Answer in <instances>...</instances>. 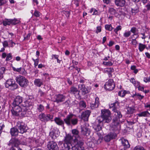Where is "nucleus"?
<instances>
[{
	"mask_svg": "<svg viewBox=\"0 0 150 150\" xmlns=\"http://www.w3.org/2000/svg\"><path fill=\"white\" fill-rule=\"evenodd\" d=\"M55 100L54 102L58 103L64 101L65 99V97L62 94L56 95L54 97Z\"/></svg>",
	"mask_w": 150,
	"mask_h": 150,
	"instance_id": "14",
	"label": "nucleus"
},
{
	"mask_svg": "<svg viewBox=\"0 0 150 150\" xmlns=\"http://www.w3.org/2000/svg\"><path fill=\"white\" fill-rule=\"evenodd\" d=\"M11 23V19H7L3 22V24L4 25L6 26L9 25Z\"/></svg>",
	"mask_w": 150,
	"mask_h": 150,
	"instance_id": "36",
	"label": "nucleus"
},
{
	"mask_svg": "<svg viewBox=\"0 0 150 150\" xmlns=\"http://www.w3.org/2000/svg\"><path fill=\"white\" fill-rule=\"evenodd\" d=\"M83 144L81 140L74 139L72 143L74 150H85L84 147L82 146Z\"/></svg>",
	"mask_w": 150,
	"mask_h": 150,
	"instance_id": "8",
	"label": "nucleus"
},
{
	"mask_svg": "<svg viewBox=\"0 0 150 150\" xmlns=\"http://www.w3.org/2000/svg\"><path fill=\"white\" fill-rule=\"evenodd\" d=\"M146 45L139 43V44L138 49L140 52H142L146 47Z\"/></svg>",
	"mask_w": 150,
	"mask_h": 150,
	"instance_id": "31",
	"label": "nucleus"
},
{
	"mask_svg": "<svg viewBox=\"0 0 150 150\" xmlns=\"http://www.w3.org/2000/svg\"><path fill=\"white\" fill-rule=\"evenodd\" d=\"M16 127L18 128L19 132L21 134L26 132L28 129L26 125L23 122H17Z\"/></svg>",
	"mask_w": 150,
	"mask_h": 150,
	"instance_id": "9",
	"label": "nucleus"
},
{
	"mask_svg": "<svg viewBox=\"0 0 150 150\" xmlns=\"http://www.w3.org/2000/svg\"><path fill=\"white\" fill-rule=\"evenodd\" d=\"M144 81L145 83L149 82H150V77H145L144 78Z\"/></svg>",
	"mask_w": 150,
	"mask_h": 150,
	"instance_id": "55",
	"label": "nucleus"
},
{
	"mask_svg": "<svg viewBox=\"0 0 150 150\" xmlns=\"http://www.w3.org/2000/svg\"><path fill=\"white\" fill-rule=\"evenodd\" d=\"M109 134L111 139H115L117 137V134L115 132H110Z\"/></svg>",
	"mask_w": 150,
	"mask_h": 150,
	"instance_id": "40",
	"label": "nucleus"
},
{
	"mask_svg": "<svg viewBox=\"0 0 150 150\" xmlns=\"http://www.w3.org/2000/svg\"><path fill=\"white\" fill-rule=\"evenodd\" d=\"M12 58V57L11 54L9 53L7 54L6 60V61H7L11 59Z\"/></svg>",
	"mask_w": 150,
	"mask_h": 150,
	"instance_id": "45",
	"label": "nucleus"
},
{
	"mask_svg": "<svg viewBox=\"0 0 150 150\" xmlns=\"http://www.w3.org/2000/svg\"><path fill=\"white\" fill-rule=\"evenodd\" d=\"M74 140V139L73 140V137L71 135L69 134H66L64 139V144H72L73 141Z\"/></svg>",
	"mask_w": 150,
	"mask_h": 150,
	"instance_id": "13",
	"label": "nucleus"
},
{
	"mask_svg": "<svg viewBox=\"0 0 150 150\" xmlns=\"http://www.w3.org/2000/svg\"><path fill=\"white\" fill-rule=\"evenodd\" d=\"M136 96L138 97L139 100H141L142 99H143L144 96H142L141 95L139 94L138 93H136L135 94H134L133 95V97Z\"/></svg>",
	"mask_w": 150,
	"mask_h": 150,
	"instance_id": "43",
	"label": "nucleus"
},
{
	"mask_svg": "<svg viewBox=\"0 0 150 150\" xmlns=\"http://www.w3.org/2000/svg\"><path fill=\"white\" fill-rule=\"evenodd\" d=\"M105 27L106 30L109 31H111L113 28L111 24H106L105 25Z\"/></svg>",
	"mask_w": 150,
	"mask_h": 150,
	"instance_id": "37",
	"label": "nucleus"
},
{
	"mask_svg": "<svg viewBox=\"0 0 150 150\" xmlns=\"http://www.w3.org/2000/svg\"><path fill=\"white\" fill-rule=\"evenodd\" d=\"M54 120L55 122V123L58 125L59 126H61L62 127H64V122L63 120H62L61 119L58 118L56 117Z\"/></svg>",
	"mask_w": 150,
	"mask_h": 150,
	"instance_id": "21",
	"label": "nucleus"
},
{
	"mask_svg": "<svg viewBox=\"0 0 150 150\" xmlns=\"http://www.w3.org/2000/svg\"><path fill=\"white\" fill-rule=\"evenodd\" d=\"M131 33L130 31H125L123 34V36L125 38L128 37L131 35Z\"/></svg>",
	"mask_w": 150,
	"mask_h": 150,
	"instance_id": "42",
	"label": "nucleus"
},
{
	"mask_svg": "<svg viewBox=\"0 0 150 150\" xmlns=\"http://www.w3.org/2000/svg\"><path fill=\"white\" fill-rule=\"evenodd\" d=\"M130 81L136 87H137L140 84V83L137 81H135L133 78L130 79Z\"/></svg>",
	"mask_w": 150,
	"mask_h": 150,
	"instance_id": "29",
	"label": "nucleus"
},
{
	"mask_svg": "<svg viewBox=\"0 0 150 150\" xmlns=\"http://www.w3.org/2000/svg\"><path fill=\"white\" fill-rule=\"evenodd\" d=\"M133 150H145L144 149L143 147L139 146H135Z\"/></svg>",
	"mask_w": 150,
	"mask_h": 150,
	"instance_id": "49",
	"label": "nucleus"
},
{
	"mask_svg": "<svg viewBox=\"0 0 150 150\" xmlns=\"http://www.w3.org/2000/svg\"><path fill=\"white\" fill-rule=\"evenodd\" d=\"M121 142L123 146H124L125 150V149L128 148L130 147V145L129 144V142L126 139L124 138L121 139Z\"/></svg>",
	"mask_w": 150,
	"mask_h": 150,
	"instance_id": "18",
	"label": "nucleus"
},
{
	"mask_svg": "<svg viewBox=\"0 0 150 150\" xmlns=\"http://www.w3.org/2000/svg\"><path fill=\"white\" fill-rule=\"evenodd\" d=\"M34 84L39 87L43 84L42 81L40 79H36L34 81Z\"/></svg>",
	"mask_w": 150,
	"mask_h": 150,
	"instance_id": "23",
	"label": "nucleus"
},
{
	"mask_svg": "<svg viewBox=\"0 0 150 150\" xmlns=\"http://www.w3.org/2000/svg\"><path fill=\"white\" fill-rule=\"evenodd\" d=\"M90 114V112L89 110H86L82 112L81 117L84 121H87Z\"/></svg>",
	"mask_w": 150,
	"mask_h": 150,
	"instance_id": "15",
	"label": "nucleus"
},
{
	"mask_svg": "<svg viewBox=\"0 0 150 150\" xmlns=\"http://www.w3.org/2000/svg\"><path fill=\"white\" fill-rule=\"evenodd\" d=\"M72 133L75 137L74 139H78L79 140H81V137L79 134V132L78 130L76 129H72Z\"/></svg>",
	"mask_w": 150,
	"mask_h": 150,
	"instance_id": "19",
	"label": "nucleus"
},
{
	"mask_svg": "<svg viewBox=\"0 0 150 150\" xmlns=\"http://www.w3.org/2000/svg\"><path fill=\"white\" fill-rule=\"evenodd\" d=\"M115 3L117 6H122L124 5L125 1L124 0H115Z\"/></svg>",
	"mask_w": 150,
	"mask_h": 150,
	"instance_id": "24",
	"label": "nucleus"
},
{
	"mask_svg": "<svg viewBox=\"0 0 150 150\" xmlns=\"http://www.w3.org/2000/svg\"><path fill=\"white\" fill-rule=\"evenodd\" d=\"M81 134L84 136L89 135L90 133V130L87 127V124L85 123L81 126Z\"/></svg>",
	"mask_w": 150,
	"mask_h": 150,
	"instance_id": "11",
	"label": "nucleus"
},
{
	"mask_svg": "<svg viewBox=\"0 0 150 150\" xmlns=\"http://www.w3.org/2000/svg\"><path fill=\"white\" fill-rule=\"evenodd\" d=\"M122 29V27L120 25H118L114 30V32L116 34L118 33V31L121 30Z\"/></svg>",
	"mask_w": 150,
	"mask_h": 150,
	"instance_id": "48",
	"label": "nucleus"
},
{
	"mask_svg": "<svg viewBox=\"0 0 150 150\" xmlns=\"http://www.w3.org/2000/svg\"><path fill=\"white\" fill-rule=\"evenodd\" d=\"M12 68H13V70L14 71H16L21 74H23V71H24V69L22 68L21 67L16 68L15 67H13Z\"/></svg>",
	"mask_w": 150,
	"mask_h": 150,
	"instance_id": "28",
	"label": "nucleus"
},
{
	"mask_svg": "<svg viewBox=\"0 0 150 150\" xmlns=\"http://www.w3.org/2000/svg\"><path fill=\"white\" fill-rule=\"evenodd\" d=\"M32 60L34 62V65L35 67H36L38 65L39 62V59L37 58L36 59H35L33 58H32Z\"/></svg>",
	"mask_w": 150,
	"mask_h": 150,
	"instance_id": "54",
	"label": "nucleus"
},
{
	"mask_svg": "<svg viewBox=\"0 0 150 150\" xmlns=\"http://www.w3.org/2000/svg\"><path fill=\"white\" fill-rule=\"evenodd\" d=\"M59 57V56L58 55L56 54H52V59H57V58Z\"/></svg>",
	"mask_w": 150,
	"mask_h": 150,
	"instance_id": "61",
	"label": "nucleus"
},
{
	"mask_svg": "<svg viewBox=\"0 0 150 150\" xmlns=\"http://www.w3.org/2000/svg\"><path fill=\"white\" fill-rule=\"evenodd\" d=\"M38 94L41 97H44L45 96V93L40 89L39 90Z\"/></svg>",
	"mask_w": 150,
	"mask_h": 150,
	"instance_id": "57",
	"label": "nucleus"
},
{
	"mask_svg": "<svg viewBox=\"0 0 150 150\" xmlns=\"http://www.w3.org/2000/svg\"><path fill=\"white\" fill-rule=\"evenodd\" d=\"M127 92L125 90H121L119 91L118 95L121 97H124L126 94L127 93Z\"/></svg>",
	"mask_w": 150,
	"mask_h": 150,
	"instance_id": "33",
	"label": "nucleus"
},
{
	"mask_svg": "<svg viewBox=\"0 0 150 150\" xmlns=\"http://www.w3.org/2000/svg\"><path fill=\"white\" fill-rule=\"evenodd\" d=\"M64 147L62 150H74L73 145L72 144H63Z\"/></svg>",
	"mask_w": 150,
	"mask_h": 150,
	"instance_id": "20",
	"label": "nucleus"
},
{
	"mask_svg": "<svg viewBox=\"0 0 150 150\" xmlns=\"http://www.w3.org/2000/svg\"><path fill=\"white\" fill-rule=\"evenodd\" d=\"M10 150H22L19 147L16 145L11 147L10 149Z\"/></svg>",
	"mask_w": 150,
	"mask_h": 150,
	"instance_id": "51",
	"label": "nucleus"
},
{
	"mask_svg": "<svg viewBox=\"0 0 150 150\" xmlns=\"http://www.w3.org/2000/svg\"><path fill=\"white\" fill-rule=\"evenodd\" d=\"M79 106L80 109H83L86 107V105L85 103L83 101H81L79 103Z\"/></svg>",
	"mask_w": 150,
	"mask_h": 150,
	"instance_id": "34",
	"label": "nucleus"
},
{
	"mask_svg": "<svg viewBox=\"0 0 150 150\" xmlns=\"http://www.w3.org/2000/svg\"><path fill=\"white\" fill-rule=\"evenodd\" d=\"M101 112V115L98 117L96 119V124L94 125L93 127L94 129L97 132L100 131L101 129L103 122L108 123L112 119L110 112L109 110L106 109L102 110Z\"/></svg>",
	"mask_w": 150,
	"mask_h": 150,
	"instance_id": "2",
	"label": "nucleus"
},
{
	"mask_svg": "<svg viewBox=\"0 0 150 150\" xmlns=\"http://www.w3.org/2000/svg\"><path fill=\"white\" fill-rule=\"evenodd\" d=\"M10 132L12 136H16L18 135L19 132L18 129L16 128L13 127L11 129Z\"/></svg>",
	"mask_w": 150,
	"mask_h": 150,
	"instance_id": "22",
	"label": "nucleus"
},
{
	"mask_svg": "<svg viewBox=\"0 0 150 150\" xmlns=\"http://www.w3.org/2000/svg\"><path fill=\"white\" fill-rule=\"evenodd\" d=\"M64 122L68 125H75L78 122V119L74 115L70 114L68 115L64 120Z\"/></svg>",
	"mask_w": 150,
	"mask_h": 150,
	"instance_id": "3",
	"label": "nucleus"
},
{
	"mask_svg": "<svg viewBox=\"0 0 150 150\" xmlns=\"http://www.w3.org/2000/svg\"><path fill=\"white\" fill-rule=\"evenodd\" d=\"M78 91L79 93L81 92L83 94H85L87 92V89L85 87L84 84H79L78 85Z\"/></svg>",
	"mask_w": 150,
	"mask_h": 150,
	"instance_id": "16",
	"label": "nucleus"
},
{
	"mask_svg": "<svg viewBox=\"0 0 150 150\" xmlns=\"http://www.w3.org/2000/svg\"><path fill=\"white\" fill-rule=\"evenodd\" d=\"M100 104L99 98L98 97L95 98V102L94 103H92L90 104V106L92 109L98 107Z\"/></svg>",
	"mask_w": 150,
	"mask_h": 150,
	"instance_id": "17",
	"label": "nucleus"
},
{
	"mask_svg": "<svg viewBox=\"0 0 150 150\" xmlns=\"http://www.w3.org/2000/svg\"><path fill=\"white\" fill-rule=\"evenodd\" d=\"M144 107L147 110L144 111L136 114L137 118L139 117H146L149 116L150 113L149 112L148 110L150 111V103H146L144 104Z\"/></svg>",
	"mask_w": 150,
	"mask_h": 150,
	"instance_id": "7",
	"label": "nucleus"
},
{
	"mask_svg": "<svg viewBox=\"0 0 150 150\" xmlns=\"http://www.w3.org/2000/svg\"><path fill=\"white\" fill-rule=\"evenodd\" d=\"M138 30L135 27L132 28L130 31L133 33V36L137 35L138 34Z\"/></svg>",
	"mask_w": 150,
	"mask_h": 150,
	"instance_id": "32",
	"label": "nucleus"
},
{
	"mask_svg": "<svg viewBox=\"0 0 150 150\" xmlns=\"http://www.w3.org/2000/svg\"><path fill=\"white\" fill-rule=\"evenodd\" d=\"M5 86L6 88H9L11 90H14L17 88L18 87L15 80L13 79L8 80L5 83Z\"/></svg>",
	"mask_w": 150,
	"mask_h": 150,
	"instance_id": "5",
	"label": "nucleus"
},
{
	"mask_svg": "<svg viewBox=\"0 0 150 150\" xmlns=\"http://www.w3.org/2000/svg\"><path fill=\"white\" fill-rule=\"evenodd\" d=\"M70 102V101L67 100L64 103V104L66 105L67 107H68L69 106Z\"/></svg>",
	"mask_w": 150,
	"mask_h": 150,
	"instance_id": "64",
	"label": "nucleus"
},
{
	"mask_svg": "<svg viewBox=\"0 0 150 150\" xmlns=\"http://www.w3.org/2000/svg\"><path fill=\"white\" fill-rule=\"evenodd\" d=\"M3 45L4 47H8V44L7 42L6 41H4L3 42Z\"/></svg>",
	"mask_w": 150,
	"mask_h": 150,
	"instance_id": "62",
	"label": "nucleus"
},
{
	"mask_svg": "<svg viewBox=\"0 0 150 150\" xmlns=\"http://www.w3.org/2000/svg\"><path fill=\"white\" fill-rule=\"evenodd\" d=\"M119 103L117 101L110 105V108H112L114 113L115 115L118 118H121L122 117V115L120 112L119 111Z\"/></svg>",
	"mask_w": 150,
	"mask_h": 150,
	"instance_id": "4",
	"label": "nucleus"
},
{
	"mask_svg": "<svg viewBox=\"0 0 150 150\" xmlns=\"http://www.w3.org/2000/svg\"><path fill=\"white\" fill-rule=\"evenodd\" d=\"M41 15V13L36 10L35 11L33 14V15L37 17H40Z\"/></svg>",
	"mask_w": 150,
	"mask_h": 150,
	"instance_id": "47",
	"label": "nucleus"
},
{
	"mask_svg": "<svg viewBox=\"0 0 150 150\" xmlns=\"http://www.w3.org/2000/svg\"><path fill=\"white\" fill-rule=\"evenodd\" d=\"M39 118L40 120L42 121H46V115L43 113L40 114L39 115Z\"/></svg>",
	"mask_w": 150,
	"mask_h": 150,
	"instance_id": "35",
	"label": "nucleus"
},
{
	"mask_svg": "<svg viewBox=\"0 0 150 150\" xmlns=\"http://www.w3.org/2000/svg\"><path fill=\"white\" fill-rule=\"evenodd\" d=\"M23 98L20 96H16L12 104L11 113L13 115L20 117L28 116L31 112L26 106L20 107L19 105L23 101Z\"/></svg>",
	"mask_w": 150,
	"mask_h": 150,
	"instance_id": "1",
	"label": "nucleus"
},
{
	"mask_svg": "<svg viewBox=\"0 0 150 150\" xmlns=\"http://www.w3.org/2000/svg\"><path fill=\"white\" fill-rule=\"evenodd\" d=\"M63 13L64 14L67 18H68L70 15V12L69 11H63Z\"/></svg>",
	"mask_w": 150,
	"mask_h": 150,
	"instance_id": "59",
	"label": "nucleus"
},
{
	"mask_svg": "<svg viewBox=\"0 0 150 150\" xmlns=\"http://www.w3.org/2000/svg\"><path fill=\"white\" fill-rule=\"evenodd\" d=\"M114 69L111 68H109L105 69L104 72L105 73H107L108 74L109 77H111L112 76L111 73L113 72Z\"/></svg>",
	"mask_w": 150,
	"mask_h": 150,
	"instance_id": "26",
	"label": "nucleus"
},
{
	"mask_svg": "<svg viewBox=\"0 0 150 150\" xmlns=\"http://www.w3.org/2000/svg\"><path fill=\"white\" fill-rule=\"evenodd\" d=\"M13 143L15 144V145L17 146L16 144L18 145L19 144H22L23 145H28L27 143L25 142H20L18 139H13Z\"/></svg>",
	"mask_w": 150,
	"mask_h": 150,
	"instance_id": "25",
	"label": "nucleus"
},
{
	"mask_svg": "<svg viewBox=\"0 0 150 150\" xmlns=\"http://www.w3.org/2000/svg\"><path fill=\"white\" fill-rule=\"evenodd\" d=\"M103 64L104 65L106 66H111L112 65L113 63L111 61L104 62H103Z\"/></svg>",
	"mask_w": 150,
	"mask_h": 150,
	"instance_id": "50",
	"label": "nucleus"
},
{
	"mask_svg": "<svg viewBox=\"0 0 150 150\" xmlns=\"http://www.w3.org/2000/svg\"><path fill=\"white\" fill-rule=\"evenodd\" d=\"M104 139L105 141L107 142H108L111 140L109 134L105 137Z\"/></svg>",
	"mask_w": 150,
	"mask_h": 150,
	"instance_id": "52",
	"label": "nucleus"
},
{
	"mask_svg": "<svg viewBox=\"0 0 150 150\" xmlns=\"http://www.w3.org/2000/svg\"><path fill=\"white\" fill-rule=\"evenodd\" d=\"M53 116L52 115L47 114L46 115V121H48L53 119Z\"/></svg>",
	"mask_w": 150,
	"mask_h": 150,
	"instance_id": "44",
	"label": "nucleus"
},
{
	"mask_svg": "<svg viewBox=\"0 0 150 150\" xmlns=\"http://www.w3.org/2000/svg\"><path fill=\"white\" fill-rule=\"evenodd\" d=\"M5 70V68L4 67H1L0 68V74L2 75L4 73Z\"/></svg>",
	"mask_w": 150,
	"mask_h": 150,
	"instance_id": "58",
	"label": "nucleus"
},
{
	"mask_svg": "<svg viewBox=\"0 0 150 150\" xmlns=\"http://www.w3.org/2000/svg\"><path fill=\"white\" fill-rule=\"evenodd\" d=\"M70 92L72 93L75 94L77 93L79 94V92L77 88L74 87H72L71 88Z\"/></svg>",
	"mask_w": 150,
	"mask_h": 150,
	"instance_id": "30",
	"label": "nucleus"
},
{
	"mask_svg": "<svg viewBox=\"0 0 150 150\" xmlns=\"http://www.w3.org/2000/svg\"><path fill=\"white\" fill-rule=\"evenodd\" d=\"M115 86V84L113 80L110 79L105 83L104 86V87L107 90L112 91L114 89Z\"/></svg>",
	"mask_w": 150,
	"mask_h": 150,
	"instance_id": "10",
	"label": "nucleus"
},
{
	"mask_svg": "<svg viewBox=\"0 0 150 150\" xmlns=\"http://www.w3.org/2000/svg\"><path fill=\"white\" fill-rule=\"evenodd\" d=\"M137 44V41L136 40V39H133L132 40L131 42V44L133 45L135 47H136Z\"/></svg>",
	"mask_w": 150,
	"mask_h": 150,
	"instance_id": "46",
	"label": "nucleus"
},
{
	"mask_svg": "<svg viewBox=\"0 0 150 150\" xmlns=\"http://www.w3.org/2000/svg\"><path fill=\"white\" fill-rule=\"evenodd\" d=\"M16 82L21 87H25L28 84V80L23 76H19L16 77Z\"/></svg>",
	"mask_w": 150,
	"mask_h": 150,
	"instance_id": "6",
	"label": "nucleus"
},
{
	"mask_svg": "<svg viewBox=\"0 0 150 150\" xmlns=\"http://www.w3.org/2000/svg\"><path fill=\"white\" fill-rule=\"evenodd\" d=\"M47 147L49 150H59L57 144L53 141L49 142L48 143Z\"/></svg>",
	"mask_w": 150,
	"mask_h": 150,
	"instance_id": "12",
	"label": "nucleus"
},
{
	"mask_svg": "<svg viewBox=\"0 0 150 150\" xmlns=\"http://www.w3.org/2000/svg\"><path fill=\"white\" fill-rule=\"evenodd\" d=\"M5 126L3 123L0 124V130L2 131L3 128Z\"/></svg>",
	"mask_w": 150,
	"mask_h": 150,
	"instance_id": "63",
	"label": "nucleus"
},
{
	"mask_svg": "<svg viewBox=\"0 0 150 150\" xmlns=\"http://www.w3.org/2000/svg\"><path fill=\"white\" fill-rule=\"evenodd\" d=\"M135 111V108L134 107H128L127 108L126 112L128 114H132Z\"/></svg>",
	"mask_w": 150,
	"mask_h": 150,
	"instance_id": "27",
	"label": "nucleus"
},
{
	"mask_svg": "<svg viewBox=\"0 0 150 150\" xmlns=\"http://www.w3.org/2000/svg\"><path fill=\"white\" fill-rule=\"evenodd\" d=\"M7 2V0H0V6L6 4Z\"/></svg>",
	"mask_w": 150,
	"mask_h": 150,
	"instance_id": "56",
	"label": "nucleus"
},
{
	"mask_svg": "<svg viewBox=\"0 0 150 150\" xmlns=\"http://www.w3.org/2000/svg\"><path fill=\"white\" fill-rule=\"evenodd\" d=\"M11 23L13 25H16L19 23L20 22V20L18 19L14 18L13 19H11Z\"/></svg>",
	"mask_w": 150,
	"mask_h": 150,
	"instance_id": "39",
	"label": "nucleus"
},
{
	"mask_svg": "<svg viewBox=\"0 0 150 150\" xmlns=\"http://www.w3.org/2000/svg\"><path fill=\"white\" fill-rule=\"evenodd\" d=\"M101 31V27L100 26H98L96 27V30L95 33L98 34L100 33Z\"/></svg>",
	"mask_w": 150,
	"mask_h": 150,
	"instance_id": "53",
	"label": "nucleus"
},
{
	"mask_svg": "<svg viewBox=\"0 0 150 150\" xmlns=\"http://www.w3.org/2000/svg\"><path fill=\"white\" fill-rule=\"evenodd\" d=\"M137 87L138 88V89L140 91H144V87L140 86V84Z\"/></svg>",
	"mask_w": 150,
	"mask_h": 150,
	"instance_id": "60",
	"label": "nucleus"
},
{
	"mask_svg": "<svg viewBox=\"0 0 150 150\" xmlns=\"http://www.w3.org/2000/svg\"><path fill=\"white\" fill-rule=\"evenodd\" d=\"M44 107L41 104H40L38 105L37 110L40 112H42L44 110Z\"/></svg>",
	"mask_w": 150,
	"mask_h": 150,
	"instance_id": "41",
	"label": "nucleus"
},
{
	"mask_svg": "<svg viewBox=\"0 0 150 150\" xmlns=\"http://www.w3.org/2000/svg\"><path fill=\"white\" fill-rule=\"evenodd\" d=\"M41 139H38L33 141V143L35 144V146H40L41 145V144L40 142Z\"/></svg>",
	"mask_w": 150,
	"mask_h": 150,
	"instance_id": "38",
	"label": "nucleus"
}]
</instances>
